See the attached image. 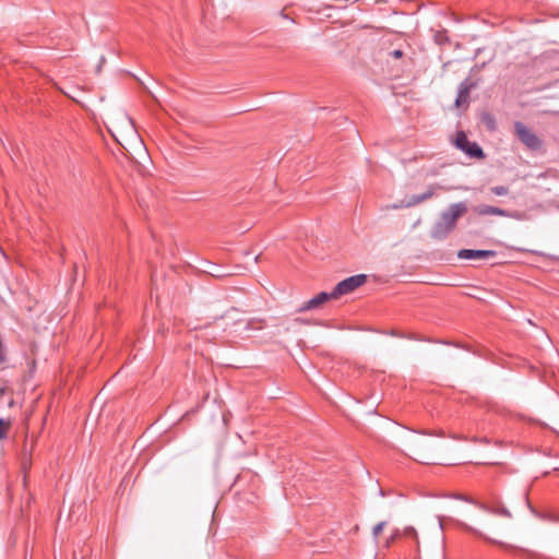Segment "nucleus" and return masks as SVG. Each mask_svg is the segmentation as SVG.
<instances>
[{
	"label": "nucleus",
	"mask_w": 559,
	"mask_h": 559,
	"mask_svg": "<svg viewBox=\"0 0 559 559\" xmlns=\"http://www.w3.org/2000/svg\"><path fill=\"white\" fill-rule=\"evenodd\" d=\"M466 211L467 206L463 202L452 204L448 211L441 214L440 219L431 230V236L436 239L445 238L448 234L455 228L457 219L465 214Z\"/></svg>",
	"instance_id": "nucleus-1"
},
{
	"label": "nucleus",
	"mask_w": 559,
	"mask_h": 559,
	"mask_svg": "<svg viewBox=\"0 0 559 559\" xmlns=\"http://www.w3.org/2000/svg\"><path fill=\"white\" fill-rule=\"evenodd\" d=\"M114 140H119V138H140L142 139V134H139L134 129L132 120L124 116L120 115L116 119L111 121L110 127L108 128Z\"/></svg>",
	"instance_id": "nucleus-2"
},
{
	"label": "nucleus",
	"mask_w": 559,
	"mask_h": 559,
	"mask_svg": "<svg viewBox=\"0 0 559 559\" xmlns=\"http://www.w3.org/2000/svg\"><path fill=\"white\" fill-rule=\"evenodd\" d=\"M114 143L119 152L135 163L141 164L150 157L148 148L145 145V142H127V144L123 142Z\"/></svg>",
	"instance_id": "nucleus-3"
},
{
	"label": "nucleus",
	"mask_w": 559,
	"mask_h": 559,
	"mask_svg": "<svg viewBox=\"0 0 559 559\" xmlns=\"http://www.w3.org/2000/svg\"><path fill=\"white\" fill-rule=\"evenodd\" d=\"M437 448L436 442L425 439L417 438L413 441L412 452L414 454V460L423 463V464H440L432 456H430L427 451L433 450Z\"/></svg>",
	"instance_id": "nucleus-4"
},
{
	"label": "nucleus",
	"mask_w": 559,
	"mask_h": 559,
	"mask_svg": "<svg viewBox=\"0 0 559 559\" xmlns=\"http://www.w3.org/2000/svg\"><path fill=\"white\" fill-rule=\"evenodd\" d=\"M367 281V276L365 274H357L349 276L343 281H341L332 290V296L338 298L343 295H347L354 292L356 288L364 285Z\"/></svg>",
	"instance_id": "nucleus-5"
},
{
	"label": "nucleus",
	"mask_w": 559,
	"mask_h": 559,
	"mask_svg": "<svg viewBox=\"0 0 559 559\" xmlns=\"http://www.w3.org/2000/svg\"><path fill=\"white\" fill-rule=\"evenodd\" d=\"M330 299H336L334 296H332V292L331 293L321 292L318 295H316L314 297H312L311 299H309L308 301L304 302L300 306V308L298 309V311L305 312L308 310L317 309V308L321 307L323 304H325L326 301H329Z\"/></svg>",
	"instance_id": "nucleus-6"
},
{
	"label": "nucleus",
	"mask_w": 559,
	"mask_h": 559,
	"mask_svg": "<svg viewBox=\"0 0 559 559\" xmlns=\"http://www.w3.org/2000/svg\"><path fill=\"white\" fill-rule=\"evenodd\" d=\"M453 144L471 158L481 159L485 157L484 152L477 142H453Z\"/></svg>",
	"instance_id": "nucleus-7"
},
{
	"label": "nucleus",
	"mask_w": 559,
	"mask_h": 559,
	"mask_svg": "<svg viewBox=\"0 0 559 559\" xmlns=\"http://www.w3.org/2000/svg\"><path fill=\"white\" fill-rule=\"evenodd\" d=\"M496 255L493 250H473L462 249L459 251L457 257L460 259L474 260V259H488Z\"/></svg>",
	"instance_id": "nucleus-8"
},
{
	"label": "nucleus",
	"mask_w": 559,
	"mask_h": 559,
	"mask_svg": "<svg viewBox=\"0 0 559 559\" xmlns=\"http://www.w3.org/2000/svg\"><path fill=\"white\" fill-rule=\"evenodd\" d=\"M435 194V188L433 187H430L425 193L423 194H417V195H413L406 203L404 206L406 207H411V206H415L430 198H432V195Z\"/></svg>",
	"instance_id": "nucleus-9"
},
{
	"label": "nucleus",
	"mask_w": 559,
	"mask_h": 559,
	"mask_svg": "<svg viewBox=\"0 0 559 559\" xmlns=\"http://www.w3.org/2000/svg\"><path fill=\"white\" fill-rule=\"evenodd\" d=\"M472 88V84L464 82L460 86L459 95L455 99L456 107L467 104L468 95Z\"/></svg>",
	"instance_id": "nucleus-10"
},
{
	"label": "nucleus",
	"mask_w": 559,
	"mask_h": 559,
	"mask_svg": "<svg viewBox=\"0 0 559 559\" xmlns=\"http://www.w3.org/2000/svg\"><path fill=\"white\" fill-rule=\"evenodd\" d=\"M477 213L479 215H497V216H507V211L491 205H481L477 207Z\"/></svg>",
	"instance_id": "nucleus-11"
},
{
	"label": "nucleus",
	"mask_w": 559,
	"mask_h": 559,
	"mask_svg": "<svg viewBox=\"0 0 559 559\" xmlns=\"http://www.w3.org/2000/svg\"><path fill=\"white\" fill-rule=\"evenodd\" d=\"M460 526H461L463 530H465V531H467V532H469V533H473V534H475V535H477V536H479V537L484 538L485 540H487V542H489V543L497 544V545H500V546H504V544H503L502 542H498V540H496V539H491V538H489V537L485 536V535H484L481 532H479L478 530H476V528H474V527H472V526H469V525H467V524H465V523H460Z\"/></svg>",
	"instance_id": "nucleus-12"
},
{
	"label": "nucleus",
	"mask_w": 559,
	"mask_h": 559,
	"mask_svg": "<svg viewBox=\"0 0 559 559\" xmlns=\"http://www.w3.org/2000/svg\"><path fill=\"white\" fill-rule=\"evenodd\" d=\"M515 133L521 140H532L530 130L522 122L515 123Z\"/></svg>",
	"instance_id": "nucleus-13"
},
{
	"label": "nucleus",
	"mask_w": 559,
	"mask_h": 559,
	"mask_svg": "<svg viewBox=\"0 0 559 559\" xmlns=\"http://www.w3.org/2000/svg\"><path fill=\"white\" fill-rule=\"evenodd\" d=\"M481 123L488 130H493L496 128L495 118L490 114H483L481 115Z\"/></svg>",
	"instance_id": "nucleus-14"
},
{
	"label": "nucleus",
	"mask_w": 559,
	"mask_h": 559,
	"mask_svg": "<svg viewBox=\"0 0 559 559\" xmlns=\"http://www.w3.org/2000/svg\"><path fill=\"white\" fill-rule=\"evenodd\" d=\"M10 427V420H4L3 418H0V440L5 439L8 437V431Z\"/></svg>",
	"instance_id": "nucleus-15"
},
{
	"label": "nucleus",
	"mask_w": 559,
	"mask_h": 559,
	"mask_svg": "<svg viewBox=\"0 0 559 559\" xmlns=\"http://www.w3.org/2000/svg\"><path fill=\"white\" fill-rule=\"evenodd\" d=\"M264 321L263 320H257V319H252L250 321H248L247 323V330H261L264 328Z\"/></svg>",
	"instance_id": "nucleus-16"
},
{
	"label": "nucleus",
	"mask_w": 559,
	"mask_h": 559,
	"mask_svg": "<svg viewBox=\"0 0 559 559\" xmlns=\"http://www.w3.org/2000/svg\"><path fill=\"white\" fill-rule=\"evenodd\" d=\"M490 191L496 195H506L509 193V189L503 186H496L490 189Z\"/></svg>",
	"instance_id": "nucleus-17"
},
{
	"label": "nucleus",
	"mask_w": 559,
	"mask_h": 559,
	"mask_svg": "<svg viewBox=\"0 0 559 559\" xmlns=\"http://www.w3.org/2000/svg\"><path fill=\"white\" fill-rule=\"evenodd\" d=\"M403 535H405L407 537H411V538H414V539H417V532L412 526L405 527L404 531H403Z\"/></svg>",
	"instance_id": "nucleus-18"
},
{
	"label": "nucleus",
	"mask_w": 559,
	"mask_h": 559,
	"mask_svg": "<svg viewBox=\"0 0 559 559\" xmlns=\"http://www.w3.org/2000/svg\"><path fill=\"white\" fill-rule=\"evenodd\" d=\"M384 526H385V522H380V523H378V524L373 527V530H372V535H373V537H374V538H378V536H379V535L381 534V532L383 531Z\"/></svg>",
	"instance_id": "nucleus-19"
},
{
	"label": "nucleus",
	"mask_w": 559,
	"mask_h": 559,
	"mask_svg": "<svg viewBox=\"0 0 559 559\" xmlns=\"http://www.w3.org/2000/svg\"><path fill=\"white\" fill-rule=\"evenodd\" d=\"M5 360H7L5 347L2 343V341L0 340V364H3Z\"/></svg>",
	"instance_id": "nucleus-20"
},
{
	"label": "nucleus",
	"mask_w": 559,
	"mask_h": 559,
	"mask_svg": "<svg viewBox=\"0 0 559 559\" xmlns=\"http://www.w3.org/2000/svg\"><path fill=\"white\" fill-rule=\"evenodd\" d=\"M105 63H106V58L104 56H102L99 58L98 64L96 66V69H95L96 74H99L102 72V69Z\"/></svg>",
	"instance_id": "nucleus-21"
},
{
	"label": "nucleus",
	"mask_w": 559,
	"mask_h": 559,
	"mask_svg": "<svg viewBox=\"0 0 559 559\" xmlns=\"http://www.w3.org/2000/svg\"><path fill=\"white\" fill-rule=\"evenodd\" d=\"M391 56L395 59H400L403 57V51L401 49H395L391 52Z\"/></svg>",
	"instance_id": "nucleus-22"
},
{
	"label": "nucleus",
	"mask_w": 559,
	"mask_h": 559,
	"mask_svg": "<svg viewBox=\"0 0 559 559\" xmlns=\"http://www.w3.org/2000/svg\"><path fill=\"white\" fill-rule=\"evenodd\" d=\"M530 148L534 150V148H537L538 145L540 144V142H535V141H532V142H524Z\"/></svg>",
	"instance_id": "nucleus-23"
},
{
	"label": "nucleus",
	"mask_w": 559,
	"mask_h": 559,
	"mask_svg": "<svg viewBox=\"0 0 559 559\" xmlns=\"http://www.w3.org/2000/svg\"><path fill=\"white\" fill-rule=\"evenodd\" d=\"M399 535V531H395L394 534L391 535V537L388 539L386 545L389 546Z\"/></svg>",
	"instance_id": "nucleus-24"
},
{
	"label": "nucleus",
	"mask_w": 559,
	"mask_h": 559,
	"mask_svg": "<svg viewBox=\"0 0 559 559\" xmlns=\"http://www.w3.org/2000/svg\"><path fill=\"white\" fill-rule=\"evenodd\" d=\"M457 141L466 140V135L463 132H460L456 138Z\"/></svg>",
	"instance_id": "nucleus-25"
},
{
	"label": "nucleus",
	"mask_w": 559,
	"mask_h": 559,
	"mask_svg": "<svg viewBox=\"0 0 559 559\" xmlns=\"http://www.w3.org/2000/svg\"><path fill=\"white\" fill-rule=\"evenodd\" d=\"M500 513L506 515V516H508V518L511 516L510 512L508 510H506V509H502Z\"/></svg>",
	"instance_id": "nucleus-26"
}]
</instances>
